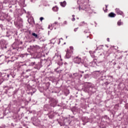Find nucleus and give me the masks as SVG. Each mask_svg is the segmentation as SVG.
<instances>
[{
  "mask_svg": "<svg viewBox=\"0 0 128 128\" xmlns=\"http://www.w3.org/2000/svg\"><path fill=\"white\" fill-rule=\"evenodd\" d=\"M78 28H75L74 29V32H76V30H78Z\"/></svg>",
  "mask_w": 128,
  "mask_h": 128,
  "instance_id": "2f4dec72",
  "label": "nucleus"
},
{
  "mask_svg": "<svg viewBox=\"0 0 128 128\" xmlns=\"http://www.w3.org/2000/svg\"><path fill=\"white\" fill-rule=\"evenodd\" d=\"M50 28V26H49L48 28Z\"/></svg>",
  "mask_w": 128,
  "mask_h": 128,
  "instance_id": "37998d69",
  "label": "nucleus"
},
{
  "mask_svg": "<svg viewBox=\"0 0 128 128\" xmlns=\"http://www.w3.org/2000/svg\"><path fill=\"white\" fill-rule=\"evenodd\" d=\"M58 22H55L54 23L52 24L51 26L52 28H54V30H56V28H58Z\"/></svg>",
  "mask_w": 128,
  "mask_h": 128,
  "instance_id": "1a4fd4ad",
  "label": "nucleus"
},
{
  "mask_svg": "<svg viewBox=\"0 0 128 128\" xmlns=\"http://www.w3.org/2000/svg\"><path fill=\"white\" fill-rule=\"evenodd\" d=\"M116 16V14L114 12H110L108 14V16L110 18H114Z\"/></svg>",
  "mask_w": 128,
  "mask_h": 128,
  "instance_id": "9d476101",
  "label": "nucleus"
},
{
  "mask_svg": "<svg viewBox=\"0 0 128 128\" xmlns=\"http://www.w3.org/2000/svg\"><path fill=\"white\" fill-rule=\"evenodd\" d=\"M82 74H84V71L81 72Z\"/></svg>",
  "mask_w": 128,
  "mask_h": 128,
  "instance_id": "a18cd8bd",
  "label": "nucleus"
},
{
  "mask_svg": "<svg viewBox=\"0 0 128 128\" xmlns=\"http://www.w3.org/2000/svg\"><path fill=\"white\" fill-rule=\"evenodd\" d=\"M66 38H68V36H66Z\"/></svg>",
  "mask_w": 128,
  "mask_h": 128,
  "instance_id": "de8ad7c7",
  "label": "nucleus"
},
{
  "mask_svg": "<svg viewBox=\"0 0 128 128\" xmlns=\"http://www.w3.org/2000/svg\"><path fill=\"white\" fill-rule=\"evenodd\" d=\"M88 32H89L88 30H87V31H84V32H86V34Z\"/></svg>",
  "mask_w": 128,
  "mask_h": 128,
  "instance_id": "473e14b6",
  "label": "nucleus"
},
{
  "mask_svg": "<svg viewBox=\"0 0 128 128\" xmlns=\"http://www.w3.org/2000/svg\"><path fill=\"white\" fill-rule=\"evenodd\" d=\"M73 51L72 50H68L66 52V58H70V56H72V54Z\"/></svg>",
  "mask_w": 128,
  "mask_h": 128,
  "instance_id": "20e7f679",
  "label": "nucleus"
},
{
  "mask_svg": "<svg viewBox=\"0 0 128 128\" xmlns=\"http://www.w3.org/2000/svg\"><path fill=\"white\" fill-rule=\"evenodd\" d=\"M72 22H74L76 20V18L74 17L72 19Z\"/></svg>",
  "mask_w": 128,
  "mask_h": 128,
  "instance_id": "7c9ffc66",
  "label": "nucleus"
},
{
  "mask_svg": "<svg viewBox=\"0 0 128 128\" xmlns=\"http://www.w3.org/2000/svg\"><path fill=\"white\" fill-rule=\"evenodd\" d=\"M60 4L61 6H62V8H64V6H66V1L61 2L60 3Z\"/></svg>",
  "mask_w": 128,
  "mask_h": 128,
  "instance_id": "f8f14e48",
  "label": "nucleus"
},
{
  "mask_svg": "<svg viewBox=\"0 0 128 128\" xmlns=\"http://www.w3.org/2000/svg\"><path fill=\"white\" fill-rule=\"evenodd\" d=\"M84 22H82L80 24V26H84Z\"/></svg>",
  "mask_w": 128,
  "mask_h": 128,
  "instance_id": "b1692460",
  "label": "nucleus"
},
{
  "mask_svg": "<svg viewBox=\"0 0 128 128\" xmlns=\"http://www.w3.org/2000/svg\"><path fill=\"white\" fill-rule=\"evenodd\" d=\"M4 14L2 13V12H0V19L4 20Z\"/></svg>",
  "mask_w": 128,
  "mask_h": 128,
  "instance_id": "4468645a",
  "label": "nucleus"
},
{
  "mask_svg": "<svg viewBox=\"0 0 128 128\" xmlns=\"http://www.w3.org/2000/svg\"><path fill=\"white\" fill-rule=\"evenodd\" d=\"M74 76H78V73H74Z\"/></svg>",
  "mask_w": 128,
  "mask_h": 128,
  "instance_id": "393cba45",
  "label": "nucleus"
},
{
  "mask_svg": "<svg viewBox=\"0 0 128 128\" xmlns=\"http://www.w3.org/2000/svg\"><path fill=\"white\" fill-rule=\"evenodd\" d=\"M122 22L121 20H120L118 22V26H122Z\"/></svg>",
  "mask_w": 128,
  "mask_h": 128,
  "instance_id": "f3484780",
  "label": "nucleus"
},
{
  "mask_svg": "<svg viewBox=\"0 0 128 128\" xmlns=\"http://www.w3.org/2000/svg\"><path fill=\"white\" fill-rule=\"evenodd\" d=\"M89 0H78L77 2L79 4V10H83L86 11Z\"/></svg>",
  "mask_w": 128,
  "mask_h": 128,
  "instance_id": "f03ea898",
  "label": "nucleus"
},
{
  "mask_svg": "<svg viewBox=\"0 0 128 128\" xmlns=\"http://www.w3.org/2000/svg\"><path fill=\"white\" fill-rule=\"evenodd\" d=\"M80 62H82V58H80L76 57L74 58V62L75 64H80Z\"/></svg>",
  "mask_w": 128,
  "mask_h": 128,
  "instance_id": "423d86ee",
  "label": "nucleus"
},
{
  "mask_svg": "<svg viewBox=\"0 0 128 128\" xmlns=\"http://www.w3.org/2000/svg\"><path fill=\"white\" fill-rule=\"evenodd\" d=\"M4 82V79L2 78H0V84H2Z\"/></svg>",
  "mask_w": 128,
  "mask_h": 128,
  "instance_id": "4be33fe9",
  "label": "nucleus"
},
{
  "mask_svg": "<svg viewBox=\"0 0 128 128\" xmlns=\"http://www.w3.org/2000/svg\"><path fill=\"white\" fill-rule=\"evenodd\" d=\"M36 28H40V25L38 24H36Z\"/></svg>",
  "mask_w": 128,
  "mask_h": 128,
  "instance_id": "c756f323",
  "label": "nucleus"
},
{
  "mask_svg": "<svg viewBox=\"0 0 128 128\" xmlns=\"http://www.w3.org/2000/svg\"><path fill=\"white\" fill-rule=\"evenodd\" d=\"M90 54L92 56V58H94V54H96V51H90Z\"/></svg>",
  "mask_w": 128,
  "mask_h": 128,
  "instance_id": "9b49d317",
  "label": "nucleus"
},
{
  "mask_svg": "<svg viewBox=\"0 0 128 128\" xmlns=\"http://www.w3.org/2000/svg\"><path fill=\"white\" fill-rule=\"evenodd\" d=\"M92 74L94 76V78H96V71L92 72Z\"/></svg>",
  "mask_w": 128,
  "mask_h": 128,
  "instance_id": "a211bd4d",
  "label": "nucleus"
},
{
  "mask_svg": "<svg viewBox=\"0 0 128 128\" xmlns=\"http://www.w3.org/2000/svg\"><path fill=\"white\" fill-rule=\"evenodd\" d=\"M48 116H49L50 118H54V114L53 113H52V114L49 115Z\"/></svg>",
  "mask_w": 128,
  "mask_h": 128,
  "instance_id": "aec40b11",
  "label": "nucleus"
},
{
  "mask_svg": "<svg viewBox=\"0 0 128 128\" xmlns=\"http://www.w3.org/2000/svg\"><path fill=\"white\" fill-rule=\"evenodd\" d=\"M103 10L104 12H106V10H108V5H106V10H104V8H103Z\"/></svg>",
  "mask_w": 128,
  "mask_h": 128,
  "instance_id": "412c9836",
  "label": "nucleus"
},
{
  "mask_svg": "<svg viewBox=\"0 0 128 128\" xmlns=\"http://www.w3.org/2000/svg\"><path fill=\"white\" fill-rule=\"evenodd\" d=\"M36 0H31V2H36Z\"/></svg>",
  "mask_w": 128,
  "mask_h": 128,
  "instance_id": "72a5a7b5",
  "label": "nucleus"
},
{
  "mask_svg": "<svg viewBox=\"0 0 128 128\" xmlns=\"http://www.w3.org/2000/svg\"><path fill=\"white\" fill-rule=\"evenodd\" d=\"M87 38H88V36H87Z\"/></svg>",
  "mask_w": 128,
  "mask_h": 128,
  "instance_id": "864d4df0",
  "label": "nucleus"
},
{
  "mask_svg": "<svg viewBox=\"0 0 128 128\" xmlns=\"http://www.w3.org/2000/svg\"><path fill=\"white\" fill-rule=\"evenodd\" d=\"M0 128H2V127H0Z\"/></svg>",
  "mask_w": 128,
  "mask_h": 128,
  "instance_id": "6e6d98bb",
  "label": "nucleus"
},
{
  "mask_svg": "<svg viewBox=\"0 0 128 128\" xmlns=\"http://www.w3.org/2000/svg\"><path fill=\"white\" fill-rule=\"evenodd\" d=\"M10 12H12V10H10Z\"/></svg>",
  "mask_w": 128,
  "mask_h": 128,
  "instance_id": "a19ab883",
  "label": "nucleus"
},
{
  "mask_svg": "<svg viewBox=\"0 0 128 128\" xmlns=\"http://www.w3.org/2000/svg\"><path fill=\"white\" fill-rule=\"evenodd\" d=\"M8 78H10V74L7 75Z\"/></svg>",
  "mask_w": 128,
  "mask_h": 128,
  "instance_id": "4c0bfd02",
  "label": "nucleus"
},
{
  "mask_svg": "<svg viewBox=\"0 0 128 128\" xmlns=\"http://www.w3.org/2000/svg\"><path fill=\"white\" fill-rule=\"evenodd\" d=\"M107 42H110V38H107Z\"/></svg>",
  "mask_w": 128,
  "mask_h": 128,
  "instance_id": "c9c22d12",
  "label": "nucleus"
},
{
  "mask_svg": "<svg viewBox=\"0 0 128 128\" xmlns=\"http://www.w3.org/2000/svg\"><path fill=\"white\" fill-rule=\"evenodd\" d=\"M64 44H66V42L64 43Z\"/></svg>",
  "mask_w": 128,
  "mask_h": 128,
  "instance_id": "3c124183",
  "label": "nucleus"
},
{
  "mask_svg": "<svg viewBox=\"0 0 128 128\" xmlns=\"http://www.w3.org/2000/svg\"><path fill=\"white\" fill-rule=\"evenodd\" d=\"M65 120H68V119L66 118V119Z\"/></svg>",
  "mask_w": 128,
  "mask_h": 128,
  "instance_id": "ea45409f",
  "label": "nucleus"
},
{
  "mask_svg": "<svg viewBox=\"0 0 128 128\" xmlns=\"http://www.w3.org/2000/svg\"><path fill=\"white\" fill-rule=\"evenodd\" d=\"M28 22H29V24H30V19L28 20Z\"/></svg>",
  "mask_w": 128,
  "mask_h": 128,
  "instance_id": "e433bc0d",
  "label": "nucleus"
},
{
  "mask_svg": "<svg viewBox=\"0 0 128 128\" xmlns=\"http://www.w3.org/2000/svg\"><path fill=\"white\" fill-rule=\"evenodd\" d=\"M72 16L73 18H74V15H72Z\"/></svg>",
  "mask_w": 128,
  "mask_h": 128,
  "instance_id": "79ce46f5",
  "label": "nucleus"
},
{
  "mask_svg": "<svg viewBox=\"0 0 128 128\" xmlns=\"http://www.w3.org/2000/svg\"><path fill=\"white\" fill-rule=\"evenodd\" d=\"M26 72H30V69H28L26 70Z\"/></svg>",
  "mask_w": 128,
  "mask_h": 128,
  "instance_id": "f704fd0d",
  "label": "nucleus"
},
{
  "mask_svg": "<svg viewBox=\"0 0 128 128\" xmlns=\"http://www.w3.org/2000/svg\"><path fill=\"white\" fill-rule=\"evenodd\" d=\"M32 36H34L36 38H38V34H36L34 32L32 34Z\"/></svg>",
  "mask_w": 128,
  "mask_h": 128,
  "instance_id": "dca6fc26",
  "label": "nucleus"
},
{
  "mask_svg": "<svg viewBox=\"0 0 128 128\" xmlns=\"http://www.w3.org/2000/svg\"><path fill=\"white\" fill-rule=\"evenodd\" d=\"M58 20H60V18L59 17V18H58Z\"/></svg>",
  "mask_w": 128,
  "mask_h": 128,
  "instance_id": "c03bdc74",
  "label": "nucleus"
},
{
  "mask_svg": "<svg viewBox=\"0 0 128 128\" xmlns=\"http://www.w3.org/2000/svg\"><path fill=\"white\" fill-rule=\"evenodd\" d=\"M52 10H54V12H58V7L56 6L53 7Z\"/></svg>",
  "mask_w": 128,
  "mask_h": 128,
  "instance_id": "ddd939ff",
  "label": "nucleus"
},
{
  "mask_svg": "<svg viewBox=\"0 0 128 128\" xmlns=\"http://www.w3.org/2000/svg\"><path fill=\"white\" fill-rule=\"evenodd\" d=\"M46 106H44V108H46Z\"/></svg>",
  "mask_w": 128,
  "mask_h": 128,
  "instance_id": "5fc2aeb1",
  "label": "nucleus"
},
{
  "mask_svg": "<svg viewBox=\"0 0 128 128\" xmlns=\"http://www.w3.org/2000/svg\"><path fill=\"white\" fill-rule=\"evenodd\" d=\"M77 20H78V18H77Z\"/></svg>",
  "mask_w": 128,
  "mask_h": 128,
  "instance_id": "603ef678",
  "label": "nucleus"
},
{
  "mask_svg": "<svg viewBox=\"0 0 128 128\" xmlns=\"http://www.w3.org/2000/svg\"><path fill=\"white\" fill-rule=\"evenodd\" d=\"M74 120H76V122H78V119L76 118L74 119Z\"/></svg>",
  "mask_w": 128,
  "mask_h": 128,
  "instance_id": "58836bf2",
  "label": "nucleus"
},
{
  "mask_svg": "<svg viewBox=\"0 0 128 128\" xmlns=\"http://www.w3.org/2000/svg\"><path fill=\"white\" fill-rule=\"evenodd\" d=\"M70 50H74V47H72V46H70Z\"/></svg>",
  "mask_w": 128,
  "mask_h": 128,
  "instance_id": "bb28decb",
  "label": "nucleus"
},
{
  "mask_svg": "<svg viewBox=\"0 0 128 128\" xmlns=\"http://www.w3.org/2000/svg\"><path fill=\"white\" fill-rule=\"evenodd\" d=\"M60 40H62V38H61Z\"/></svg>",
  "mask_w": 128,
  "mask_h": 128,
  "instance_id": "8fccbe9b",
  "label": "nucleus"
},
{
  "mask_svg": "<svg viewBox=\"0 0 128 128\" xmlns=\"http://www.w3.org/2000/svg\"><path fill=\"white\" fill-rule=\"evenodd\" d=\"M58 104V100L56 99L51 98L50 100V106L54 108Z\"/></svg>",
  "mask_w": 128,
  "mask_h": 128,
  "instance_id": "7ed1b4c3",
  "label": "nucleus"
},
{
  "mask_svg": "<svg viewBox=\"0 0 128 128\" xmlns=\"http://www.w3.org/2000/svg\"><path fill=\"white\" fill-rule=\"evenodd\" d=\"M88 74H86L84 75V78H88Z\"/></svg>",
  "mask_w": 128,
  "mask_h": 128,
  "instance_id": "5701e85b",
  "label": "nucleus"
},
{
  "mask_svg": "<svg viewBox=\"0 0 128 128\" xmlns=\"http://www.w3.org/2000/svg\"><path fill=\"white\" fill-rule=\"evenodd\" d=\"M6 34H7L6 36H12V32H7Z\"/></svg>",
  "mask_w": 128,
  "mask_h": 128,
  "instance_id": "2eb2a0df",
  "label": "nucleus"
},
{
  "mask_svg": "<svg viewBox=\"0 0 128 128\" xmlns=\"http://www.w3.org/2000/svg\"><path fill=\"white\" fill-rule=\"evenodd\" d=\"M72 118H74V116H72Z\"/></svg>",
  "mask_w": 128,
  "mask_h": 128,
  "instance_id": "49530a36",
  "label": "nucleus"
},
{
  "mask_svg": "<svg viewBox=\"0 0 128 128\" xmlns=\"http://www.w3.org/2000/svg\"><path fill=\"white\" fill-rule=\"evenodd\" d=\"M63 24H68V22L66 21H64Z\"/></svg>",
  "mask_w": 128,
  "mask_h": 128,
  "instance_id": "cd10ccee",
  "label": "nucleus"
},
{
  "mask_svg": "<svg viewBox=\"0 0 128 128\" xmlns=\"http://www.w3.org/2000/svg\"><path fill=\"white\" fill-rule=\"evenodd\" d=\"M58 124H60L61 126H64L66 124V126H68V124H70V121H68L67 122V124H66V122L62 123L61 122H58Z\"/></svg>",
  "mask_w": 128,
  "mask_h": 128,
  "instance_id": "6e6552de",
  "label": "nucleus"
},
{
  "mask_svg": "<svg viewBox=\"0 0 128 128\" xmlns=\"http://www.w3.org/2000/svg\"><path fill=\"white\" fill-rule=\"evenodd\" d=\"M60 58V56L58 55V52L56 53L55 56L53 57V60H54L58 62Z\"/></svg>",
  "mask_w": 128,
  "mask_h": 128,
  "instance_id": "39448f33",
  "label": "nucleus"
},
{
  "mask_svg": "<svg viewBox=\"0 0 128 128\" xmlns=\"http://www.w3.org/2000/svg\"><path fill=\"white\" fill-rule=\"evenodd\" d=\"M116 12L118 14H120V16H122L123 18L124 16V12L120 10L119 8H116Z\"/></svg>",
  "mask_w": 128,
  "mask_h": 128,
  "instance_id": "0eeeda50",
  "label": "nucleus"
},
{
  "mask_svg": "<svg viewBox=\"0 0 128 128\" xmlns=\"http://www.w3.org/2000/svg\"><path fill=\"white\" fill-rule=\"evenodd\" d=\"M84 90L85 92H92L93 94L96 91V88H94V84L88 82L85 83Z\"/></svg>",
  "mask_w": 128,
  "mask_h": 128,
  "instance_id": "f257e3e1",
  "label": "nucleus"
},
{
  "mask_svg": "<svg viewBox=\"0 0 128 128\" xmlns=\"http://www.w3.org/2000/svg\"><path fill=\"white\" fill-rule=\"evenodd\" d=\"M43 20H44V18L43 17H41V18H40V22H42Z\"/></svg>",
  "mask_w": 128,
  "mask_h": 128,
  "instance_id": "a878e982",
  "label": "nucleus"
},
{
  "mask_svg": "<svg viewBox=\"0 0 128 128\" xmlns=\"http://www.w3.org/2000/svg\"><path fill=\"white\" fill-rule=\"evenodd\" d=\"M16 0H12L11 4H16Z\"/></svg>",
  "mask_w": 128,
  "mask_h": 128,
  "instance_id": "6ab92c4d",
  "label": "nucleus"
},
{
  "mask_svg": "<svg viewBox=\"0 0 128 128\" xmlns=\"http://www.w3.org/2000/svg\"><path fill=\"white\" fill-rule=\"evenodd\" d=\"M67 64V63H66H66H65V64Z\"/></svg>",
  "mask_w": 128,
  "mask_h": 128,
  "instance_id": "09e8293b",
  "label": "nucleus"
},
{
  "mask_svg": "<svg viewBox=\"0 0 128 128\" xmlns=\"http://www.w3.org/2000/svg\"><path fill=\"white\" fill-rule=\"evenodd\" d=\"M36 64V62H32V63H31V65L32 66H34V64Z\"/></svg>",
  "mask_w": 128,
  "mask_h": 128,
  "instance_id": "c85d7f7f",
  "label": "nucleus"
}]
</instances>
